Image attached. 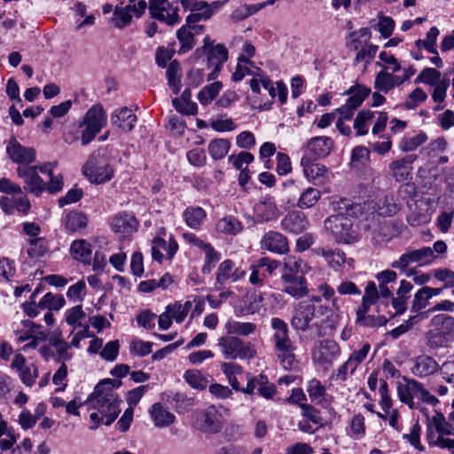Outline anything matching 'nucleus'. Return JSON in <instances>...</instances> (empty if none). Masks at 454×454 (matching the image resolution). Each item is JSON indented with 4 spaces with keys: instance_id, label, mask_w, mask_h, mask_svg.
I'll list each match as a JSON object with an SVG mask.
<instances>
[{
    "instance_id": "obj_55",
    "label": "nucleus",
    "mask_w": 454,
    "mask_h": 454,
    "mask_svg": "<svg viewBox=\"0 0 454 454\" xmlns=\"http://www.w3.org/2000/svg\"><path fill=\"white\" fill-rule=\"evenodd\" d=\"M217 230L227 234H235L241 230L240 223L233 217H224L217 223Z\"/></svg>"
},
{
    "instance_id": "obj_27",
    "label": "nucleus",
    "mask_w": 454,
    "mask_h": 454,
    "mask_svg": "<svg viewBox=\"0 0 454 454\" xmlns=\"http://www.w3.org/2000/svg\"><path fill=\"white\" fill-rule=\"evenodd\" d=\"M302 260L294 255H289L284 258V265L281 270V279L291 280L294 278H299L303 276L301 270Z\"/></svg>"
},
{
    "instance_id": "obj_20",
    "label": "nucleus",
    "mask_w": 454,
    "mask_h": 454,
    "mask_svg": "<svg viewBox=\"0 0 454 454\" xmlns=\"http://www.w3.org/2000/svg\"><path fill=\"white\" fill-rule=\"evenodd\" d=\"M438 368L439 364L434 357L420 355L414 359L411 372L419 378H425L435 373Z\"/></svg>"
},
{
    "instance_id": "obj_22",
    "label": "nucleus",
    "mask_w": 454,
    "mask_h": 454,
    "mask_svg": "<svg viewBox=\"0 0 454 454\" xmlns=\"http://www.w3.org/2000/svg\"><path fill=\"white\" fill-rule=\"evenodd\" d=\"M137 119L136 114L129 108L124 106L114 111L111 116V123L118 129L129 132L134 129Z\"/></svg>"
},
{
    "instance_id": "obj_41",
    "label": "nucleus",
    "mask_w": 454,
    "mask_h": 454,
    "mask_svg": "<svg viewBox=\"0 0 454 454\" xmlns=\"http://www.w3.org/2000/svg\"><path fill=\"white\" fill-rule=\"evenodd\" d=\"M132 21L129 7H116L112 17V23L119 29H123Z\"/></svg>"
},
{
    "instance_id": "obj_3",
    "label": "nucleus",
    "mask_w": 454,
    "mask_h": 454,
    "mask_svg": "<svg viewBox=\"0 0 454 454\" xmlns=\"http://www.w3.org/2000/svg\"><path fill=\"white\" fill-rule=\"evenodd\" d=\"M215 346L225 360H250L256 355L254 345L250 341L237 336L223 335L217 339Z\"/></svg>"
},
{
    "instance_id": "obj_18",
    "label": "nucleus",
    "mask_w": 454,
    "mask_h": 454,
    "mask_svg": "<svg viewBox=\"0 0 454 454\" xmlns=\"http://www.w3.org/2000/svg\"><path fill=\"white\" fill-rule=\"evenodd\" d=\"M271 327L274 331L272 338L274 342V349L295 346L294 341L289 337L288 325L284 320L279 317H273L271 319Z\"/></svg>"
},
{
    "instance_id": "obj_50",
    "label": "nucleus",
    "mask_w": 454,
    "mask_h": 454,
    "mask_svg": "<svg viewBox=\"0 0 454 454\" xmlns=\"http://www.w3.org/2000/svg\"><path fill=\"white\" fill-rule=\"evenodd\" d=\"M392 74H389L384 70L378 73L374 82V88L377 90L382 91L384 93H387L394 88V83L392 82Z\"/></svg>"
},
{
    "instance_id": "obj_35",
    "label": "nucleus",
    "mask_w": 454,
    "mask_h": 454,
    "mask_svg": "<svg viewBox=\"0 0 454 454\" xmlns=\"http://www.w3.org/2000/svg\"><path fill=\"white\" fill-rule=\"evenodd\" d=\"M168 84L176 95L181 89V67L177 60H172L167 67Z\"/></svg>"
},
{
    "instance_id": "obj_6",
    "label": "nucleus",
    "mask_w": 454,
    "mask_h": 454,
    "mask_svg": "<svg viewBox=\"0 0 454 454\" xmlns=\"http://www.w3.org/2000/svg\"><path fill=\"white\" fill-rule=\"evenodd\" d=\"M436 256L429 247H423L419 249H409L401 255L399 260L392 262L393 268L400 270L402 272H406L408 276L413 274L412 270H408V266L411 263L418 262L419 265L428 264L432 262Z\"/></svg>"
},
{
    "instance_id": "obj_49",
    "label": "nucleus",
    "mask_w": 454,
    "mask_h": 454,
    "mask_svg": "<svg viewBox=\"0 0 454 454\" xmlns=\"http://www.w3.org/2000/svg\"><path fill=\"white\" fill-rule=\"evenodd\" d=\"M184 377L185 381L193 388L202 390L207 387V380L197 370H187Z\"/></svg>"
},
{
    "instance_id": "obj_30",
    "label": "nucleus",
    "mask_w": 454,
    "mask_h": 454,
    "mask_svg": "<svg viewBox=\"0 0 454 454\" xmlns=\"http://www.w3.org/2000/svg\"><path fill=\"white\" fill-rule=\"evenodd\" d=\"M224 328L228 335L246 337L255 332L256 325L251 322H239L230 319L225 323Z\"/></svg>"
},
{
    "instance_id": "obj_44",
    "label": "nucleus",
    "mask_w": 454,
    "mask_h": 454,
    "mask_svg": "<svg viewBox=\"0 0 454 454\" xmlns=\"http://www.w3.org/2000/svg\"><path fill=\"white\" fill-rule=\"evenodd\" d=\"M427 140V135L425 132L420 131L416 136L411 137H403L400 142L399 147L403 152H412L426 143Z\"/></svg>"
},
{
    "instance_id": "obj_42",
    "label": "nucleus",
    "mask_w": 454,
    "mask_h": 454,
    "mask_svg": "<svg viewBox=\"0 0 454 454\" xmlns=\"http://www.w3.org/2000/svg\"><path fill=\"white\" fill-rule=\"evenodd\" d=\"M176 36L181 43L178 50L179 54H184L191 51L194 46L193 33L190 31L187 26L184 25L177 30Z\"/></svg>"
},
{
    "instance_id": "obj_33",
    "label": "nucleus",
    "mask_w": 454,
    "mask_h": 454,
    "mask_svg": "<svg viewBox=\"0 0 454 454\" xmlns=\"http://www.w3.org/2000/svg\"><path fill=\"white\" fill-rule=\"evenodd\" d=\"M70 253L74 259L83 263H90L91 258V245L84 240H74L70 247Z\"/></svg>"
},
{
    "instance_id": "obj_9",
    "label": "nucleus",
    "mask_w": 454,
    "mask_h": 454,
    "mask_svg": "<svg viewBox=\"0 0 454 454\" xmlns=\"http://www.w3.org/2000/svg\"><path fill=\"white\" fill-rule=\"evenodd\" d=\"M316 306L308 301H301L295 308L292 319V327L299 332H306L312 325L310 324L316 316Z\"/></svg>"
},
{
    "instance_id": "obj_54",
    "label": "nucleus",
    "mask_w": 454,
    "mask_h": 454,
    "mask_svg": "<svg viewBox=\"0 0 454 454\" xmlns=\"http://www.w3.org/2000/svg\"><path fill=\"white\" fill-rule=\"evenodd\" d=\"M432 275L440 282L443 283V288L449 289L454 287V271L450 269L434 270Z\"/></svg>"
},
{
    "instance_id": "obj_52",
    "label": "nucleus",
    "mask_w": 454,
    "mask_h": 454,
    "mask_svg": "<svg viewBox=\"0 0 454 454\" xmlns=\"http://www.w3.org/2000/svg\"><path fill=\"white\" fill-rule=\"evenodd\" d=\"M349 427L355 437H364L366 431L364 417L361 413L355 414L349 421Z\"/></svg>"
},
{
    "instance_id": "obj_10",
    "label": "nucleus",
    "mask_w": 454,
    "mask_h": 454,
    "mask_svg": "<svg viewBox=\"0 0 454 454\" xmlns=\"http://www.w3.org/2000/svg\"><path fill=\"white\" fill-rule=\"evenodd\" d=\"M228 59V50L223 43H217L211 47L207 52V65L208 68L213 67L207 74V81L215 80L220 73L223 65Z\"/></svg>"
},
{
    "instance_id": "obj_53",
    "label": "nucleus",
    "mask_w": 454,
    "mask_h": 454,
    "mask_svg": "<svg viewBox=\"0 0 454 454\" xmlns=\"http://www.w3.org/2000/svg\"><path fill=\"white\" fill-rule=\"evenodd\" d=\"M432 421L434 429L438 434L454 435V427L445 420V418L442 413L437 412L433 416Z\"/></svg>"
},
{
    "instance_id": "obj_63",
    "label": "nucleus",
    "mask_w": 454,
    "mask_h": 454,
    "mask_svg": "<svg viewBox=\"0 0 454 454\" xmlns=\"http://www.w3.org/2000/svg\"><path fill=\"white\" fill-rule=\"evenodd\" d=\"M186 157L188 161L195 167H202L207 161L206 153L203 149H192L187 152Z\"/></svg>"
},
{
    "instance_id": "obj_60",
    "label": "nucleus",
    "mask_w": 454,
    "mask_h": 454,
    "mask_svg": "<svg viewBox=\"0 0 454 454\" xmlns=\"http://www.w3.org/2000/svg\"><path fill=\"white\" fill-rule=\"evenodd\" d=\"M325 387L316 379L311 380L307 387V392L312 401H321L325 395Z\"/></svg>"
},
{
    "instance_id": "obj_25",
    "label": "nucleus",
    "mask_w": 454,
    "mask_h": 454,
    "mask_svg": "<svg viewBox=\"0 0 454 454\" xmlns=\"http://www.w3.org/2000/svg\"><path fill=\"white\" fill-rule=\"evenodd\" d=\"M284 287L283 292L290 296L300 299L306 296L309 293L307 286V280L304 276L294 278L291 280H283Z\"/></svg>"
},
{
    "instance_id": "obj_28",
    "label": "nucleus",
    "mask_w": 454,
    "mask_h": 454,
    "mask_svg": "<svg viewBox=\"0 0 454 454\" xmlns=\"http://www.w3.org/2000/svg\"><path fill=\"white\" fill-rule=\"evenodd\" d=\"M106 121V112L103 109L102 106L99 104L92 106L86 113L83 118L82 123L80 124V127L82 125H89L95 128H98L102 129Z\"/></svg>"
},
{
    "instance_id": "obj_46",
    "label": "nucleus",
    "mask_w": 454,
    "mask_h": 454,
    "mask_svg": "<svg viewBox=\"0 0 454 454\" xmlns=\"http://www.w3.org/2000/svg\"><path fill=\"white\" fill-rule=\"evenodd\" d=\"M451 340L449 337L431 329L426 333V343L430 349L446 347Z\"/></svg>"
},
{
    "instance_id": "obj_12",
    "label": "nucleus",
    "mask_w": 454,
    "mask_h": 454,
    "mask_svg": "<svg viewBox=\"0 0 454 454\" xmlns=\"http://www.w3.org/2000/svg\"><path fill=\"white\" fill-rule=\"evenodd\" d=\"M418 159L416 154H407L401 159L393 160L389 164V170L396 182H404L411 179L412 164Z\"/></svg>"
},
{
    "instance_id": "obj_29",
    "label": "nucleus",
    "mask_w": 454,
    "mask_h": 454,
    "mask_svg": "<svg viewBox=\"0 0 454 454\" xmlns=\"http://www.w3.org/2000/svg\"><path fill=\"white\" fill-rule=\"evenodd\" d=\"M275 354L285 370L293 371L298 367L299 360L295 355L296 346L279 348Z\"/></svg>"
},
{
    "instance_id": "obj_2",
    "label": "nucleus",
    "mask_w": 454,
    "mask_h": 454,
    "mask_svg": "<svg viewBox=\"0 0 454 454\" xmlns=\"http://www.w3.org/2000/svg\"><path fill=\"white\" fill-rule=\"evenodd\" d=\"M129 11L139 18L148 7L151 17L168 25L180 20L178 8L172 6L168 0H129Z\"/></svg>"
},
{
    "instance_id": "obj_24",
    "label": "nucleus",
    "mask_w": 454,
    "mask_h": 454,
    "mask_svg": "<svg viewBox=\"0 0 454 454\" xmlns=\"http://www.w3.org/2000/svg\"><path fill=\"white\" fill-rule=\"evenodd\" d=\"M432 329L452 340L454 335V317L448 314H437L430 321Z\"/></svg>"
},
{
    "instance_id": "obj_37",
    "label": "nucleus",
    "mask_w": 454,
    "mask_h": 454,
    "mask_svg": "<svg viewBox=\"0 0 454 454\" xmlns=\"http://www.w3.org/2000/svg\"><path fill=\"white\" fill-rule=\"evenodd\" d=\"M321 192L313 187L304 188L297 201V207L304 209L312 207L320 199Z\"/></svg>"
},
{
    "instance_id": "obj_64",
    "label": "nucleus",
    "mask_w": 454,
    "mask_h": 454,
    "mask_svg": "<svg viewBox=\"0 0 454 454\" xmlns=\"http://www.w3.org/2000/svg\"><path fill=\"white\" fill-rule=\"evenodd\" d=\"M82 194H83V192H82V189H79V188L70 189L66 193L65 196L60 197L59 199V200H58L59 206L60 207H62L67 204L75 203L82 199Z\"/></svg>"
},
{
    "instance_id": "obj_26",
    "label": "nucleus",
    "mask_w": 454,
    "mask_h": 454,
    "mask_svg": "<svg viewBox=\"0 0 454 454\" xmlns=\"http://www.w3.org/2000/svg\"><path fill=\"white\" fill-rule=\"evenodd\" d=\"M154 425L158 427H168L174 423L176 417L162 403H157L150 411Z\"/></svg>"
},
{
    "instance_id": "obj_31",
    "label": "nucleus",
    "mask_w": 454,
    "mask_h": 454,
    "mask_svg": "<svg viewBox=\"0 0 454 454\" xmlns=\"http://www.w3.org/2000/svg\"><path fill=\"white\" fill-rule=\"evenodd\" d=\"M371 89L362 85L356 84L351 86L346 92V95H348V98L346 101V104L350 106L353 109H357L365 98L370 95Z\"/></svg>"
},
{
    "instance_id": "obj_7",
    "label": "nucleus",
    "mask_w": 454,
    "mask_h": 454,
    "mask_svg": "<svg viewBox=\"0 0 454 454\" xmlns=\"http://www.w3.org/2000/svg\"><path fill=\"white\" fill-rule=\"evenodd\" d=\"M325 227L338 243L350 244L355 240L353 223L347 216L331 215L325 221Z\"/></svg>"
},
{
    "instance_id": "obj_58",
    "label": "nucleus",
    "mask_w": 454,
    "mask_h": 454,
    "mask_svg": "<svg viewBox=\"0 0 454 454\" xmlns=\"http://www.w3.org/2000/svg\"><path fill=\"white\" fill-rule=\"evenodd\" d=\"M441 77V73L432 67L424 68L419 76L416 78L415 82H424L429 85H434L438 82Z\"/></svg>"
},
{
    "instance_id": "obj_56",
    "label": "nucleus",
    "mask_w": 454,
    "mask_h": 454,
    "mask_svg": "<svg viewBox=\"0 0 454 454\" xmlns=\"http://www.w3.org/2000/svg\"><path fill=\"white\" fill-rule=\"evenodd\" d=\"M427 98V95L426 92L423 91L421 88H416L414 90H412L406 101L403 104V106L410 110L416 108L420 103L426 101Z\"/></svg>"
},
{
    "instance_id": "obj_15",
    "label": "nucleus",
    "mask_w": 454,
    "mask_h": 454,
    "mask_svg": "<svg viewBox=\"0 0 454 454\" xmlns=\"http://www.w3.org/2000/svg\"><path fill=\"white\" fill-rule=\"evenodd\" d=\"M301 165L302 166L303 173L309 181L312 182L316 185L324 184L328 171L325 165L314 162L307 156L301 158Z\"/></svg>"
},
{
    "instance_id": "obj_45",
    "label": "nucleus",
    "mask_w": 454,
    "mask_h": 454,
    "mask_svg": "<svg viewBox=\"0 0 454 454\" xmlns=\"http://www.w3.org/2000/svg\"><path fill=\"white\" fill-rule=\"evenodd\" d=\"M169 402L178 413L187 411L195 403L193 397L184 393H176Z\"/></svg>"
},
{
    "instance_id": "obj_51",
    "label": "nucleus",
    "mask_w": 454,
    "mask_h": 454,
    "mask_svg": "<svg viewBox=\"0 0 454 454\" xmlns=\"http://www.w3.org/2000/svg\"><path fill=\"white\" fill-rule=\"evenodd\" d=\"M372 117L373 114L370 110H363L357 114L354 121V129H356L357 136H364L368 133L366 122Z\"/></svg>"
},
{
    "instance_id": "obj_62",
    "label": "nucleus",
    "mask_w": 454,
    "mask_h": 454,
    "mask_svg": "<svg viewBox=\"0 0 454 454\" xmlns=\"http://www.w3.org/2000/svg\"><path fill=\"white\" fill-rule=\"evenodd\" d=\"M395 21L388 16H379V22L377 24L378 30L384 38H388L395 28Z\"/></svg>"
},
{
    "instance_id": "obj_8",
    "label": "nucleus",
    "mask_w": 454,
    "mask_h": 454,
    "mask_svg": "<svg viewBox=\"0 0 454 454\" xmlns=\"http://www.w3.org/2000/svg\"><path fill=\"white\" fill-rule=\"evenodd\" d=\"M6 153L12 162L24 165L33 163L36 157L35 148L22 145L14 136L7 141Z\"/></svg>"
},
{
    "instance_id": "obj_59",
    "label": "nucleus",
    "mask_w": 454,
    "mask_h": 454,
    "mask_svg": "<svg viewBox=\"0 0 454 454\" xmlns=\"http://www.w3.org/2000/svg\"><path fill=\"white\" fill-rule=\"evenodd\" d=\"M153 243L156 244L157 248L166 251L168 259H172L178 250V244L172 238L169 239L168 242L161 238H155Z\"/></svg>"
},
{
    "instance_id": "obj_39",
    "label": "nucleus",
    "mask_w": 454,
    "mask_h": 454,
    "mask_svg": "<svg viewBox=\"0 0 454 454\" xmlns=\"http://www.w3.org/2000/svg\"><path fill=\"white\" fill-rule=\"evenodd\" d=\"M183 215L189 227L197 229L201 224L202 220L206 217V213L204 209L200 207H188L184 210Z\"/></svg>"
},
{
    "instance_id": "obj_1",
    "label": "nucleus",
    "mask_w": 454,
    "mask_h": 454,
    "mask_svg": "<svg viewBox=\"0 0 454 454\" xmlns=\"http://www.w3.org/2000/svg\"><path fill=\"white\" fill-rule=\"evenodd\" d=\"M121 385V380L106 379L96 386L89 400L92 408L98 411L90 416L91 421L95 423L90 429L98 428L101 423L110 426L116 419L121 412L119 406L121 400L118 398L114 389Z\"/></svg>"
},
{
    "instance_id": "obj_19",
    "label": "nucleus",
    "mask_w": 454,
    "mask_h": 454,
    "mask_svg": "<svg viewBox=\"0 0 454 454\" xmlns=\"http://www.w3.org/2000/svg\"><path fill=\"white\" fill-rule=\"evenodd\" d=\"M254 214L259 223L270 222L278 215V207L270 196L262 198L254 205Z\"/></svg>"
},
{
    "instance_id": "obj_36",
    "label": "nucleus",
    "mask_w": 454,
    "mask_h": 454,
    "mask_svg": "<svg viewBox=\"0 0 454 454\" xmlns=\"http://www.w3.org/2000/svg\"><path fill=\"white\" fill-rule=\"evenodd\" d=\"M230 147L231 143L229 140L224 138H215L209 142L207 150L210 156L215 160H219L227 155Z\"/></svg>"
},
{
    "instance_id": "obj_5",
    "label": "nucleus",
    "mask_w": 454,
    "mask_h": 454,
    "mask_svg": "<svg viewBox=\"0 0 454 454\" xmlns=\"http://www.w3.org/2000/svg\"><path fill=\"white\" fill-rule=\"evenodd\" d=\"M192 427L204 434H217L223 427V418L214 405L198 409L192 413Z\"/></svg>"
},
{
    "instance_id": "obj_13",
    "label": "nucleus",
    "mask_w": 454,
    "mask_h": 454,
    "mask_svg": "<svg viewBox=\"0 0 454 454\" xmlns=\"http://www.w3.org/2000/svg\"><path fill=\"white\" fill-rule=\"evenodd\" d=\"M340 353V348L334 340H325L320 342L313 358L317 364L326 367L333 364Z\"/></svg>"
},
{
    "instance_id": "obj_38",
    "label": "nucleus",
    "mask_w": 454,
    "mask_h": 454,
    "mask_svg": "<svg viewBox=\"0 0 454 454\" xmlns=\"http://www.w3.org/2000/svg\"><path fill=\"white\" fill-rule=\"evenodd\" d=\"M338 215L357 217L362 214V206L353 203L350 200L342 198L337 202Z\"/></svg>"
},
{
    "instance_id": "obj_21",
    "label": "nucleus",
    "mask_w": 454,
    "mask_h": 454,
    "mask_svg": "<svg viewBox=\"0 0 454 454\" xmlns=\"http://www.w3.org/2000/svg\"><path fill=\"white\" fill-rule=\"evenodd\" d=\"M137 225V219L129 214H120L113 218L112 229L121 238H126L136 231Z\"/></svg>"
},
{
    "instance_id": "obj_11",
    "label": "nucleus",
    "mask_w": 454,
    "mask_h": 454,
    "mask_svg": "<svg viewBox=\"0 0 454 454\" xmlns=\"http://www.w3.org/2000/svg\"><path fill=\"white\" fill-rule=\"evenodd\" d=\"M260 247L262 250L278 254H285L289 252L287 239L282 233L275 231H269L262 236Z\"/></svg>"
},
{
    "instance_id": "obj_23",
    "label": "nucleus",
    "mask_w": 454,
    "mask_h": 454,
    "mask_svg": "<svg viewBox=\"0 0 454 454\" xmlns=\"http://www.w3.org/2000/svg\"><path fill=\"white\" fill-rule=\"evenodd\" d=\"M413 286L411 282L402 280L400 286L396 291V296L392 297L391 304L395 309V315H402L407 309V301L410 298L409 294L412 290Z\"/></svg>"
},
{
    "instance_id": "obj_57",
    "label": "nucleus",
    "mask_w": 454,
    "mask_h": 454,
    "mask_svg": "<svg viewBox=\"0 0 454 454\" xmlns=\"http://www.w3.org/2000/svg\"><path fill=\"white\" fill-rule=\"evenodd\" d=\"M120 349V343L119 340H114L108 341L102 350L100 351L99 355L102 359L109 362L114 361L119 354Z\"/></svg>"
},
{
    "instance_id": "obj_16",
    "label": "nucleus",
    "mask_w": 454,
    "mask_h": 454,
    "mask_svg": "<svg viewBox=\"0 0 454 454\" xmlns=\"http://www.w3.org/2000/svg\"><path fill=\"white\" fill-rule=\"evenodd\" d=\"M308 219L301 211H291L281 221V228L294 234L303 232L308 228Z\"/></svg>"
},
{
    "instance_id": "obj_4",
    "label": "nucleus",
    "mask_w": 454,
    "mask_h": 454,
    "mask_svg": "<svg viewBox=\"0 0 454 454\" xmlns=\"http://www.w3.org/2000/svg\"><path fill=\"white\" fill-rule=\"evenodd\" d=\"M82 170L83 175L95 184L108 182L114 176V168L110 166L106 154L99 150L90 155Z\"/></svg>"
},
{
    "instance_id": "obj_34",
    "label": "nucleus",
    "mask_w": 454,
    "mask_h": 454,
    "mask_svg": "<svg viewBox=\"0 0 454 454\" xmlns=\"http://www.w3.org/2000/svg\"><path fill=\"white\" fill-rule=\"evenodd\" d=\"M65 227L69 231H77L87 226V216L80 211H71L63 219Z\"/></svg>"
},
{
    "instance_id": "obj_47",
    "label": "nucleus",
    "mask_w": 454,
    "mask_h": 454,
    "mask_svg": "<svg viewBox=\"0 0 454 454\" xmlns=\"http://www.w3.org/2000/svg\"><path fill=\"white\" fill-rule=\"evenodd\" d=\"M222 86L220 82H215L205 86L198 94V100L202 105L209 104L218 95Z\"/></svg>"
},
{
    "instance_id": "obj_17",
    "label": "nucleus",
    "mask_w": 454,
    "mask_h": 454,
    "mask_svg": "<svg viewBox=\"0 0 454 454\" xmlns=\"http://www.w3.org/2000/svg\"><path fill=\"white\" fill-rule=\"evenodd\" d=\"M334 143L333 140L325 136L315 137L310 138L307 143V149L315 159H323L328 156L333 148Z\"/></svg>"
},
{
    "instance_id": "obj_32",
    "label": "nucleus",
    "mask_w": 454,
    "mask_h": 454,
    "mask_svg": "<svg viewBox=\"0 0 454 454\" xmlns=\"http://www.w3.org/2000/svg\"><path fill=\"white\" fill-rule=\"evenodd\" d=\"M316 254L323 256L327 264L334 270H339L346 262V254L340 249L317 248Z\"/></svg>"
},
{
    "instance_id": "obj_48",
    "label": "nucleus",
    "mask_w": 454,
    "mask_h": 454,
    "mask_svg": "<svg viewBox=\"0 0 454 454\" xmlns=\"http://www.w3.org/2000/svg\"><path fill=\"white\" fill-rule=\"evenodd\" d=\"M429 300H430V297H429L427 292L426 291L424 286L421 287L414 294V297H413V300L411 302V311L412 313L420 312L423 309H426L427 307V305L429 304Z\"/></svg>"
},
{
    "instance_id": "obj_14",
    "label": "nucleus",
    "mask_w": 454,
    "mask_h": 454,
    "mask_svg": "<svg viewBox=\"0 0 454 454\" xmlns=\"http://www.w3.org/2000/svg\"><path fill=\"white\" fill-rule=\"evenodd\" d=\"M18 176L24 179L28 191L39 196L45 190V183L37 173V166L19 167Z\"/></svg>"
},
{
    "instance_id": "obj_40",
    "label": "nucleus",
    "mask_w": 454,
    "mask_h": 454,
    "mask_svg": "<svg viewBox=\"0 0 454 454\" xmlns=\"http://www.w3.org/2000/svg\"><path fill=\"white\" fill-rule=\"evenodd\" d=\"M233 267L234 262L231 260L227 259L221 262L216 272L215 289H222L226 281L231 279Z\"/></svg>"
},
{
    "instance_id": "obj_61",
    "label": "nucleus",
    "mask_w": 454,
    "mask_h": 454,
    "mask_svg": "<svg viewBox=\"0 0 454 454\" xmlns=\"http://www.w3.org/2000/svg\"><path fill=\"white\" fill-rule=\"evenodd\" d=\"M153 343L141 340H135L130 343V353L134 356H145L152 352Z\"/></svg>"
},
{
    "instance_id": "obj_43",
    "label": "nucleus",
    "mask_w": 454,
    "mask_h": 454,
    "mask_svg": "<svg viewBox=\"0 0 454 454\" xmlns=\"http://www.w3.org/2000/svg\"><path fill=\"white\" fill-rule=\"evenodd\" d=\"M48 251L47 242L43 238H35L29 239L27 254L31 259L43 257Z\"/></svg>"
}]
</instances>
